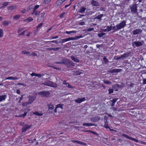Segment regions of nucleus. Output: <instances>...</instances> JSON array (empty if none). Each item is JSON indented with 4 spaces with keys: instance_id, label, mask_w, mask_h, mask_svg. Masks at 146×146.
I'll return each instance as SVG.
<instances>
[{
    "instance_id": "f257e3e1",
    "label": "nucleus",
    "mask_w": 146,
    "mask_h": 146,
    "mask_svg": "<svg viewBox=\"0 0 146 146\" xmlns=\"http://www.w3.org/2000/svg\"><path fill=\"white\" fill-rule=\"evenodd\" d=\"M38 94L42 97L47 98L49 97L50 92L49 91H43L38 92Z\"/></svg>"
},
{
    "instance_id": "f03ea898",
    "label": "nucleus",
    "mask_w": 146,
    "mask_h": 146,
    "mask_svg": "<svg viewBox=\"0 0 146 146\" xmlns=\"http://www.w3.org/2000/svg\"><path fill=\"white\" fill-rule=\"evenodd\" d=\"M59 59H61V61L60 62H55L56 64H63L65 65V66L68 61L69 59L61 57H59Z\"/></svg>"
},
{
    "instance_id": "7ed1b4c3",
    "label": "nucleus",
    "mask_w": 146,
    "mask_h": 146,
    "mask_svg": "<svg viewBox=\"0 0 146 146\" xmlns=\"http://www.w3.org/2000/svg\"><path fill=\"white\" fill-rule=\"evenodd\" d=\"M137 4L136 3L133 4L130 6V9L131 10V13H137Z\"/></svg>"
},
{
    "instance_id": "20e7f679",
    "label": "nucleus",
    "mask_w": 146,
    "mask_h": 146,
    "mask_svg": "<svg viewBox=\"0 0 146 146\" xmlns=\"http://www.w3.org/2000/svg\"><path fill=\"white\" fill-rule=\"evenodd\" d=\"M43 84L45 85L54 88H55L56 86V83H54L52 82L49 80L46 81Z\"/></svg>"
},
{
    "instance_id": "39448f33",
    "label": "nucleus",
    "mask_w": 146,
    "mask_h": 146,
    "mask_svg": "<svg viewBox=\"0 0 146 146\" xmlns=\"http://www.w3.org/2000/svg\"><path fill=\"white\" fill-rule=\"evenodd\" d=\"M47 106L48 107V110L47 111V113L49 114L51 113L54 111L53 110L54 108V105L51 104H48Z\"/></svg>"
},
{
    "instance_id": "423d86ee",
    "label": "nucleus",
    "mask_w": 146,
    "mask_h": 146,
    "mask_svg": "<svg viewBox=\"0 0 146 146\" xmlns=\"http://www.w3.org/2000/svg\"><path fill=\"white\" fill-rule=\"evenodd\" d=\"M126 25V22L125 21H123L121 22L116 25V27L119 30L121 28H123Z\"/></svg>"
},
{
    "instance_id": "0eeeda50",
    "label": "nucleus",
    "mask_w": 146,
    "mask_h": 146,
    "mask_svg": "<svg viewBox=\"0 0 146 146\" xmlns=\"http://www.w3.org/2000/svg\"><path fill=\"white\" fill-rule=\"evenodd\" d=\"M74 66L75 64L72 61L69 60L66 66L68 68H72Z\"/></svg>"
},
{
    "instance_id": "6e6552de",
    "label": "nucleus",
    "mask_w": 146,
    "mask_h": 146,
    "mask_svg": "<svg viewBox=\"0 0 146 146\" xmlns=\"http://www.w3.org/2000/svg\"><path fill=\"white\" fill-rule=\"evenodd\" d=\"M32 126V125H29L28 124H26L25 126L23 127L22 128V132H25L27 129L31 128Z\"/></svg>"
},
{
    "instance_id": "1a4fd4ad",
    "label": "nucleus",
    "mask_w": 146,
    "mask_h": 146,
    "mask_svg": "<svg viewBox=\"0 0 146 146\" xmlns=\"http://www.w3.org/2000/svg\"><path fill=\"white\" fill-rule=\"evenodd\" d=\"M142 42H140L139 41H137L133 42L132 43L133 44H134L136 47H139L143 45V43H144V42L143 41H142Z\"/></svg>"
},
{
    "instance_id": "9d476101",
    "label": "nucleus",
    "mask_w": 146,
    "mask_h": 146,
    "mask_svg": "<svg viewBox=\"0 0 146 146\" xmlns=\"http://www.w3.org/2000/svg\"><path fill=\"white\" fill-rule=\"evenodd\" d=\"M28 102L29 104H31L35 100L36 97L33 96H29V97Z\"/></svg>"
},
{
    "instance_id": "9b49d317",
    "label": "nucleus",
    "mask_w": 146,
    "mask_h": 146,
    "mask_svg": "<svg viewBox=\"0 0 146 146\" xmlns=\"http://www.w3.org/2000/svg\"><path fill=\"white\" fill-rule=\"evenodd\" d=\"M45 14V13H41L39 15H38L37 20V21L40 22V20L43 19L44 17Z\"/></svg>"
},
{
    "instance_id": "f8f14e48",
    "label": "nucleus",
    "mask_w": 146,
    "mask_h": 146,
    "mask_svg": "<svg viewBox=\"0 0 146 146\" xmlns=\"http://www.w3.org/2000/svg\"><path fill=\"white\" fill-rule=\"evenodd\" d=\"M142 32V30L140 29L134 30L133 31V34L134 35L139 34Z\"/></svg>"
},
{
    "instance_id": "ddd939ff",
    "label": "nucleus",
    "mask_w": 146,
    "mask_h": 146,
    "mask_svg": "<svg viewBox=\"0 0 146 146\" xmlns=\"http://www.w3.org/2000/svg\"><path fill=\"white\" fill-rule=\"evenodd\" d=\"M108 119V117L106 116H105L104 117V122L105 123V124L104 127L106 129L110 128V127L108 126V124L106 123H107V120Z\"/></svg>"
},
{
    "instance_id": "4468645a",
    "label": "nucleus",
    "mask_w": 146,
    "mask_h": 146,
    "mask_svg": "<svg viewBox=\"0 0 146 146\" xmlns=\"http://www.w3.org/2000/svg\"><path fill=\"white\" fill-rule=\"evenodd\" d=\"M85 100V98L83 97L82 98H78L77 99L75 100V102L78 103H80Z\"/></svg>"
},
{
    "instance_id": "2eb2a0df",
    "label": "nucleus",
    "mask_w": 146,
    "mask_h": 146,
    "mask_svg": "<svg viewBox=\"0 0 146 146\" xmlns=\"http://www.w3.org/2000/svg\"><path fill=\"white\" fill-rule=\"evenodd\" d=\"M100 118L99 117H94L90 119L91 121L93 122H96L98 121Z\"/></svg>"
},
{
    "instance_id": "dca6fc26",
    "label": "nucleus",
    "mask_w": 146,
    "mask_h": 146,
    "mask_svg": "<svg viewBox=\"0 0 146 146\" xmlns=\"http://www.w3.org/2000/svg\"><path fill=\"white\" fill-rule=\"evenodd\" d=\"M63 104H59L57 105L56 106L55 109L54 110V112L55 113L57 112V109L58 108H60L62 109H63Z\"/></svg>"
},
{
    "instance_id": "f3484780",
    "label": "nucleus",
    "mask_w": 146,
    "mask_h": 146,
    "mask_svg": "<svg viewBox=\"0 0 146 146\" xmlns=\"http://www.w3.org/2000/svg\"><path fill=\"white\" fill-rule=\"evenodd\" d=\"M130 53V52L129 53L127 52V53H125L121 55V59L123 60L124 58L128 57Z\"/></svg>"
},
{
    "instance_id": "a211bd4d",
    "label": "nucleus",
    "mask_w": 146,
    "mask_h": 146,
    "mask_svg": "<svg viewBox=\"0 0 146 146\" xmlns=\"http://www.w3.org/2000/svg\"><path fill=\"white\" fill-rule=\"evenodd\" d=\"M121 87V86L118 84H115L112 86V88H113L115 91H118L117 88Z\"/></svg>"
},
{
    "instance_id": "6ab92c4d",
    "label": "nucleus",
    "mask_w": 146,
    "mask_h": 146,
    "mask_svg": "<svg viewBox=\"0 0 146 146\" xmlns=\"http://www.w3.org/2000/svg\"><path fill=\"white\" fill-rule=\"evenodd\" d=\"M91 4L93 6H97L99 5V3L98 2L94 0H92L91 1Z\"/></svg>"
},
{
    "instance_id": "aec40b11",
    "label": "nucleus",
    "mask_w": 146,
    "mask_h": 146,
    "mask_svg": "<svg viewBox=\"0 0 146 146\" xmlns=\"http://www.w3.org/2000/svg\"><path fill=\"white\" fill-rule=\"evenodd\" d=\"M70 57L71 58L72 60L75 62H79L80 61V60L79 59H78L76 58H75L73 56H70Z\"/></svg>"
},
{
    "instance_id": "412c9836",
    "label": "nucleus",
    "mask_w": 146,
    "mask_h": 146,
    "mask_svg": "<svg viewBox=\"0 0 146 146\" xmlns=\"http://www.w3.org/2000/svg\"><path fill=\"white\" fill-rule=\"evenodd\" d=\"M83 126H96L97 125H96L95 124L92 123H84L82 124Z\"/></svg>"
},
{
    "instance_id": "4be33fe9",
    "label": "nucleus",
    "mask_w": 146,
    "mask_h": 146,
    "mask_svg": "<svg viewBox=\"0 0 146 146\" xmlns=\"http://www.w3.org/2000/svg\"><path fill=\"white\" fill-rule=\"evenodd\" d=\"M7 96L6 95H3L0 96V102L5 100Z\"/></svg>"
},
{
    "instance_id": "5701e85b",
    "label": "nucleus",
    "mask_w": 146,
    "mask_h": 146,
    "mask_svg": "<svg viewBox=\"0 0 146 146\" xmlns=\"http://www.w3.org/2000/svg\"><path fill=\"white\" fill-rule=\"evenodd\" d=\"M74 141V142H75L77 143H78L82 145H86V143L84 142H81V141H78V140H75V141Z\"/></svg>"
},
{
    "instance_id": "b1692460",
    "label": "nucleus",
    "mask_w": 146,
    "mask_h": 146,
    "mask_svg": "<svg viewBox=\"0 0 146 146\" xmlns=\"http://www.w3.org/2000/svg\"><path fill=\"white\" fill-rule=\"evenodd\" d=\"M63 84H65L66 85V87H67L68 88H71V89H73V88H75V87L74 86H72L70 85L68 83H64V82H63Z\"/></svg>"
},
{
    "instance_id": "393cba45",
    "label": "nucleus",
    "mask_w": 146,
    "mask_h": 146,
    "mask_svg": "<svg viewBox=\"0 0 146 146\" xmlns=\"http://www.w3.org/2000/svg\"><path fill=\"white\" fill-rule=\"evenodd\" d=\"M9 79L15 80H18V79L16 77H12V76H10V77H8L6 78L5 79V80H9Z\"/></svg>"
},
{
    "instance_id": "a878e982",
    "label": "nucleus",
    "mask_w": 146,
    "mask_h": 146,
    "mask_svg": "<svg viewBox=\"0 0 146 146\" xmlns=\"http://www.w3.org/2000/svg\"><path fill=\"white\" fill-rule=\"evenodd\" d=\"M33 20V19L32 18L29 17L26 19L23 20V21H24L27 22L29 23L30 22L32 21Z\"/></svg>"
},
{
    "instance_id": "bb28decb",
    "label": "nucleus",
    "mask_w": 146,
    "mask_h": 146,
    "mask_svg": "<svg viewBox=\"0 0 146 146\" xmlns=\"http://www.w3.org/2000/svg\"><path fill=\"white\" fill-rule=\"evenodd\" d=\"M104 15L103 14H101L98 15V16H96L95 18L94 19H97L99 20V21H101L102 20L101 18Z\"/></svg>"
},
{
    "instance_id": "cd10ccee",
    "label": "nucleus",
    "mask_w": 146,
    "mask_h": 146,
    "mask_svg": "<svg viewBox=\"0 0 146 146\" xmlns=\"http://www.w3.org/2000/svg\"><path fill=\"white\" fill-rule=\"evenodd\" d=\"M63 2L61 1V0H58L55 3V5L57 6H58L63 3Z\"/></svg>"
},
{
    "instance_id": "c85d7f7f",
    "label": "nucleus",
    "mask_w": 146,
    "mask_h": 146,
    "mask_svg": "<svg viewBox=\"0 0 146 146\" xmlns=\"http://www.w3.org/2000/svg\"><path fill=\"white\" fill-rule=\"evenodd\" d=\"M86 10V8L82 7H81L80 10L78 11V12L82 13L84 12Z\"/></svg>"
},
{
    "instance_id": "c756f323",
    "label": "nucleus",
    "mask_w": 146,
    "mask_h": 146,
    "mask_svg": "<svg viewBox=\"0 0 146 146\" xmlns=\"http://www.w3.org/2000/svg\"><path fill=\"white\" fill-rule=\"evenodd\" d=\"M27 113V112H25L23 114L20 115H15V117H24L26 115Z\"/></svg>"
},
{
    "instance_id": "7c9ffc66",
    "label": "nucleus",
    "mask_w": 146,
    "mask_h": 146,
    "mask_svg": "<svg viewBox=\"0 0 146 146\" xmlns=\"http://www.w3.org/2000/svg\"><path fill=\"white\" fill-rule=\"evenodd\" d=\"M33 114L35 115H36L38 116H41L42 115V114L40 113H39L38 112L35 111L33 113Z\"/></svg>"
},
{
    "instance_id": "2f4dec72",
    "label": "nucleus",
    "mask_w": 146,
    "mask_h": 146,
    "mask_svg": "<svg viewBox=\"0 0 146 146\" xmlns=\"http://www.w3.org/2000/svg\"><path fill=\"white\" fill-rule=\"evenodd\" d=\"M16 6L14 5V6H9L8 7V9L9 10H13L15 9L16 8Z\"/></svg>"
},
{
    "instance_id": "473e14b6",
    "label": "nucleus",
    "mask_w": 146,
    "mask_h": 146,
    "mask_svg": "<svg viewBox=\"0 0 146 146\" xmlns=\"http://www.w3.org/2000/svg\"><path fill=\"white\" fill-rule=\"evenodd\" d=\"M122 136L125 137V138H126L129 139L130 140L131 139V137L129 136V135H126V134H123L122 135Z\"/></svg>"
},
{
    "instance_id": "72a5a7b5",
    "label": "nucleus",
    "mask_w": 146,
    "mask_h": 146,
    "mask_svg": "<svg viewBox=\"0 0 146 146\" xmlns=\"http://www.w3.org/2000/svg\"><path fill=\"white\" fill-rule=\"evenodd\" d=\"M22 54H26L28 55H29L30 56L31 55L30 52H28L26 51H22Z\"/></svg>"
},
{
    "instance_id": "f704fd0d",
    "label": "nucleus",
    "mask_w": 146,
    "mask_h": 146,
    "mask_svg": "<svg viewBox=\"0 0 146 146\" xmlns=\"http://www.w3.org/2000/svg\"><path fill=\"white\" fill-rule=\"evenodd\" d=\"M20 17V15H17L14 16L13 17V18L14 19L17 20Z\"/></svg>"
},
{
    "instance_id": "c9c22d12",
    "label": "nucleus",
    "mask_w": 146,
    "mask_h": 146,
    "mask_svg": "<svg viewBox=\"0 0 146 146\" xmlns=\"http://www.w3.org/2000/svg\"><path fill=\"white\" fill-rule=\"evenodd\" d=\"M65 33L67 34H70L72 33H76V31H66Z\"/></svg>"
},
{
    "instance_id": "e433bc0d",
    "label": "nucleus",
    "mask_w": 146,
    "mask_h": 146,
    "mask_svg": "<svg viewBox=\"0 0 146 146\" xmlns=\"http://www.w3.org/2000/svg\"><path fill=\"white\" fill-rule=\"evenodd\" d=\"M45 42L46 43H48V42H52V43H56L57 44H58V42L56 40H52V41H46Z\"/></svg>"
},
{
    "instance_id": "4c0bfd02",
    "label": "nucleus",
    "mask_w": 146,
    "mask_h": 146,
    "mask_svg": "<svg viewBox=\"0 0 146 146\" xmlns=\"http://www.w3.org/2000/svg\"><path fill=\"white\" fill-rule=\"evenodd\" d=\"M103 61L105 64L108 62V59L105 57H104L103 58Z\"/></svg>"
},
{
    "instance_id": "58836bf2",
    "label": "nucleus",
    "mask_w": 146,
    "mask_h": 146,
    "mask_svg": "<svg viewBox=\"0 0 146 146\" xmlns=\"http://www.w3.org/2000/svg\"><path fill=\"white\" fill-rule=\"evenodd\" d=\"M82 37H83V36H82V35H80L79 36H75L74 37V40H76L78 39H79V38H82Z\"/></svg>"
},
{
    "instance_id": "ea45409f",
    "label": "nucleus",
    "mask_w": 146,
    "mask_h": 146,
    "mask_svg": "<svg viewBox=\"0 0 146 146\" xmlns=\"http://www.w3.org/2000/svg\"><path fill=\"white\" fill-rule=\"evenodd\" d=\"M81 73H82L81 72H79L78 71H75L74 74L76 75H80Z\"/></svg>"
},
{
    "instance_id": "a19ab883",
    "label": "nucleus",
    "mask_w": 146,
    "mask_h": 146,
    "mask_svg": "<svg viewBox=\"0 0 146 146\" xmlns=\"http://www.w3.org/2000/svg\"><path fill=\"white\" fill-rule=\"evenodd\" d=\"M117 98H115L113 99L112 100H111L110 101L113 103H115L118 100Z\"/></svg>"
},
{
    "instance_id": "79ce46f5",
    "label": "nucleus",
    "mask_w": 146,
    "mask_h": 146,
    "mask_svg": "<svg viewBox=\"0 0 146 146\" xmlns=\"http://www.w3.org/2000/svg\"><path fill=\"white\" fill-rule=\"evenodd\" d=\"M105 33H99L98 34V36L100 37L101 38L103 36H104L105 35Z\"/></svg>"
},
{
    "instance_id": "37998d69",
    "label": "nucleus",
    "mask_w": 146,
    "mask_h": 146,
    "mask_svg": "<svg viewBox=\"0 0 146 146\" xmlns=\"http://www.w3.org/2000/svg\"><path fill=\"white\" fill-rule=\"evenodd\" d=\"M114 70L115 71V73H117L121 72L122 70L121 69H114Z\"/></svg>"
},
{
    "instance_id": "c03bdc74",
    "label": "nucleus",
    "mask_w": 146,
    "mask_h": 146,
    "mask_svg": "<svg viewBox=\"0 0 146 146\" xmlns=\"http://www.w3.org/2000/svg\"><path fill=\"white\" fill-rule=\"evenodd\" d=\"M111 27H112V29L114 30V31H117L118 30V29H117V27H116V26L115 27L111 26Z\"/></svg>"
},
{
    "instance_id": "a18cd8bd",
    "label": "nucleus",
    "mask_w": 146,
    "mask_h": 146,
    "mask_svg": "<svg viewBox=\"0 0 146 146\" xmlns=\"http://www.w3.org/2000/svg\"><path fill=\"white\" fill-rule=\"evenodd\" d=\"M3 36V31L0 29V37H2Z\"/></svg>"
},
{
    "instance_id": "49530a36",
    "label": "nucleus",
    "mask_w": 146,
    "mask_h": 146,
    "mask_svg": "<svg viewBox=\"0 0 146 146\" xmlns=\"http://www.w3.org/2000/svg\"><path fill=\"white\" fill-rule=\"evenodd\" d=\"M106 29H107L108 32L110 31L112 29V27H111V26L110 27L107 26V27Z\"/></svg>"
},
{
    "instance_id": "de8ad7c7",
    "label": "nucleus",
    "mask_w": 146,
    "mask_h": 146,
    "mask_svg": "<svg viewBox=\"0 0 146 146\" xmlns=\"http://www.w3.org/2000/svg\"><path fill=\"white\" fill-rule=\"evenodd\" d=\"M104 83L105 84H111V82H110V81H108L107 80H104Z\"/></svg>"
},
{
    "instance_id": "09e8293b",
    "label": "nucleus",
    "mask_w": 146,
    "mask_h": 146,
    "mask_svg": "<svg viewBox=\"0 0 146 146\" xmlns=\"http://www.w3.org/2000/svg\"><path fill=\"white\" fill-rule=\"evenodd\" d=\"M108 72L109 73H115V71L114 70V69H111V70L109 69L108 70Z\"/></svg>"
},
{
    "instance_id": "8fccbe9b",
    "label": "nucleus",
    "mask_w": 146,
    "mask_h": 146,
    "mask_svg": "<svg viewBox=\"0 0 146 146\" xmlns=\"http://www.w3.org/2000/svg\"><path fill=\"white\" fill-rule=\"evenodd\" d=\"M114 59L115 60H120L121 59V56L118 57L117 56H115Z\"/></svg>"
},
{
    "instance_id": "3c124183",
    "label": "nucleus",
    "mask_w": 146,
    "mask_h": 146,
    "mask_svg": "<svg viewBox=\"0 0 146 146\" xmlns=\"http://www.w3.org/2000/svg\"><path fill=\"white\" fill-rule=\"evenodd\" d=\"M65 14V12H63L60 15H59V17L60 18H62L64 17V15Z\"/></svg>"
},
{
    "instance_id": "603ef678",
    "label": "nucleus",
    "mask_w": 146,
    "mask_h": 146,
    "mask_svg": "<svg viewBox=\"0 0 146 146\" xmlns=\"http://www.w3.org/2000/svg\"><path fill=\"white\" fill-rule=\"evenodd\" d=\"M42 25L43 23H40L37 26V29H38L39 28H40Z\"/></svg>"
},
{
    "instance_id": "864d4df0",
    "label": "nucleus",
    "mask_w": 146,
    "mask_h": 146,
    "mask_svg": "<svg viewBox=\"0 0 146 146\" xmlns=\"http://www.w3.org/2000/svg\"><path fill=\"white\" fill-rule=\"evenodd\" d=\"M109 94H110L113 92V89L109 88Z\"/></svg>"
},
{
    "instance_id": "5fc2aeb1",
    "label": "nucleus",
    "mask_w": 146,
    "mask_h": 146,
    "mask_svg": "<svg viewBox=\"0 0 146 146\" xmlns=\"http://www.w3.org/2000/svg\"><path fill=\"white\" fill-rule=\"evenodd\" d=\"M3 24L4 25H8L9 23L7 21H5L3 22Z\"/></svg>"
},
{
    "instance_id": "6e6d98bb",
    "label": "nucleus",
    "mask_w": 146,
    "mask_h": 146,
    "mask_svg": "<svg viewBox=\"0 0 146 146\" xmlns=\"http://www.w3.org/2000/svg\"><path fill=\"white\" fill-rule=\"evenodd\" d=\"M94 29V28H91L88 29H87L85 30V31H90L93 30Z\"/></svg>"
},
{
    "instance_id": "4d7b16f0",
    "label": "nucleus",
    "mask_w": 146,
    "mask_h": 146,
    "mask_svg": "<svg viewBox=\"0 0 146 146\" xmlns=\"http://www.w3.org/2000/svg\"><path fill=\"white\" fill-rule=\"evenodd\" d=\"M30 104L29 103V102H25V103H23L22 104V105L23 106H27L28 104Z\"/></svg>"
},
{
    "instance_id": "13d9d810",
    "label": "nucleus",
    "mask_w": 146,
    "mask_h": 146,
    "mask_svg": "<svg viewBox=\"0 0 146 146\" xmlns=\"http://www.w3.org/2000/svg\"><path fill=\"white\" fill-rule=\"evenodd\" d=\"M131 140L133 141L136 142H138V140L134 138L131 137Z\"/></svg>"
},
{
    "instance_id": "bf43d9fd",
    "label": "nucleus",
    "mask_w": 146,
    "mask_h": 146,
    "mask_svg": "<svg viewBox=\"0 0 146 146\" xmlns=\"http://www.w3.org/2000/svg\"><path fill=\"white\" fill-rule=\"evenodd\" d=\"M58 38V36H51L50 38V39H54Z\"/></svg>"
},
{
    "instance_id": "052dcab7",
    "label": "nucleus",
    "mask_w": 146,
    "mask_h": 146,
    "mask_svg": "<svg viewBox=\"0 0 146 146\" xmlns=\"http://www.w3.org/2000/svg\"><path fill=\"white\" fill-rule=\"evenodd\" d=\"M91 133L94 134V135H96V136H98V134L96 132L93 131H91Z\"/></svg>"
},
{
    "instance_id": "680f3d73",
    "label": "nucleus",
    "mask_w": 146,
    "mask_h": 146,
    "mask_svg": "<svg viewBox=\"0 0 146 146\" xmlns=\"http://www.w3.org/2000/svg\"><path fill=\"white\" fill-rule=\"evenodd\" d=\"M39 5H37L35 6L33 9H34V10H35L36 9H37L38 8H39Z\"/></svg>"
},
{
    "instance_id": "e2e57ef3",
    "label": "nucleus",
    "mask_w": 146,
    "mask_h": 146,
    "mask_svg": "<svg viewBox=\"0 0 146 146\" xmlns=\"http://www.w3.org/2000/svg\"><path fill=\"white\" fill-rule=\"evenodd\" d=\"M40 13V11L35 10V15L36 16L37 15H38Z\"/></svg>"
},
{
    "instance_id": "0e129e2a",
    "label": "nucleus",
    "mask_w": 146,
    "mask_h": 146,
    "mask_svg": "<svg viewBox=\"0 0 146 146\" xmlns=\"http://www.w3.org/2000/svg\"><path fill=\"white\" fill-rule=\"evenodd\" d=\"M51 0H44V2L46 4H48L49 2Z\"/></svg>"
},
{
    "instance_id": "69168bd1",
    "label": "nucleus",
    "mask_w": 146,
    "mask_h": 146,
    "mask_svg": "<svg viewBox=\"0 0 146 146\" xmlns=\"http://www.w3.org/2000/svg\"><path fill=\"white\" fill-rule=\"evenodd\" d=\"M9 2H7L4 3L3 4V5H4L3 6V7H4L5 6H6L8 5V4L9 3Z\"/></svg>"
},
{
    "instance_id": "338daca9",
    "label": "nucleus",
    "mask_w": 146,
    "mask_h": 146,
    "mask_svg": "<svg viewBox=\"0 0 146 146\" xmlns=\"http://www.w3.org/2000/svg\"><path fill=\"white\" fill-rule=\"evenodd\" d=\"M23 29L22 28H19L18 30V31H17L18 33H19Z\"/></svg>"
},
{
    "instance_id": "774afa93",
    "label": "nucleus",
    "mask_w": 146,
    "mask_h": 146,
    "mask_svg": "<svg viewBox=\"0 0 146 146\" xmlns=\"http://www.w3.org/2000/svg\"><path fill=\"white\" fill-rule=\"evenodd\" d=\"M143 84H146V79H143Z\"/></svg>"
}]
</instances>
